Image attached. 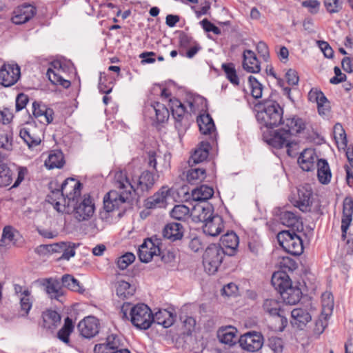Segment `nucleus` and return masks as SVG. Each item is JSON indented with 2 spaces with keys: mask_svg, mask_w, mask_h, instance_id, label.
Returning a JSON list of instances; mask_svg holds the SVG:
<instances>
[{
  "mask_svg": "<svg viewBox=\"0 0 353 353\" xmlns=\"http://www.w3.org/2000/svg\"><path fill=\"white\" fill-rule=\"evenodd\" d=\"M156 181L154 174L149 170H144L139 176H133L130 180L126 172L122 170L114 174V188L103 198L104 209L106 212H112L119 209L125 203H130L132 194L139 196L148 192Z\"/></svg>",
  "mask_w": 353,
  "mask_h": 353,
  "instance_id": "obj_1",
  "label": "nucleus"
},
{
  "mask_svg": "<svg viewBox=\"0 0 353 353\" xmlns=\"http://www.w3.org/2000/svg\"><path fill=\"white\" fill-rule=\"evenodd\" d=\"M305 123L302 119L294 117L286 118L282 123V128L270 134L263 133V140L272 147L281 149L285 148L290 157H295L298 153L299 142L293 135L303 131Z\"/></svg>",
  "mask_w": 353,
  "mask_h": 353,
  "instance_id": "obj_2",
  "label": "nucleus"
},
{
  "mask_svg": "<svg viewBox=\"0 0 353 353\" xmlns=\"http://www.w3.org/2000/svg\"><path fill=\"white\" fill-rule=\"evenodd\" d=\"M128 311H130V321L139 329L147 330L153 323L152 311L145 304L132 305L130 303H123L121 308L123 319H128Z\"/></svg>",
  "mask_w": 353,
  "mask_h": 353,
  "instance_id": "obj_3",
  "label": "nucleus"
},
{
  "mask_svg": "<svg viewBox=\"0 0 353 353\" xmlns=\"http://www.w3.org/2000/svg\"><path fill=\"white\" fill-rule=\"evenodd\" d=\"M283 110L275 101L267 100L263 103V109L256 114V119L267 128H273L282 125Z\"/></svg>",
  "mask_w": 353,
  "mask_h": 353,
  "instance_id": "obj_4",
  "label": "nucleus"
},
{
  "mask_svg": "<svg viewBox=\"0 0 353 353\" xmlns=\"http://www.w3.org/2000/svg\"><path fill=\"white\" fill-rule=\"evenodd\" d=\"M228 253L221 245L210 244L203 254V265L209 274H214L222 263L223 256Z\"/></svg>",
  "mask_w": 353,
  "mask_h": 353,
  "instance_id": "obj_5",
  "label": "nucleus"
},
{
  "mask_svg": "<svg viewBox=\"0 0 353 353\" xmlns=\"http://www.w3.org/2000/svg\"><path fill=\"white\" fill-rule=\"evenodd\" d=\"M276 237L279 245L287 252L294 256H299L303 253V241L294 231L283 230L279 232Z\"/></svg>",
  "mask_w": 353,
  "mask_h": 353,
  "instance_id": "obj_6",
  "label": "nucleus"
},
{
  "mask_svg": "<svg viewBox=\"0 0 353 353\" xmlns=\"http://www.w3.org/2000/svg\"><path fill=\"white\" fill-rule=\"evenodd\" d=\"M282 303L274 299H267L264 300L262 308L265 314L272 317L278 319L280 325L278 326L279 331H283L288 325V319L285 314V312L281 308Z\"/></svg>",
  "mask_w": 353,
  "mask_h": 353,
  "instance_id": "obj_7",
  "label": "nucleus"
},
{
  "mask_svg": "<svg viewBox=\"0 0 353 353\" xmlns=\"http://www.w3.org/2000/svg\"><path fill=\"white\" fill-rule=\"evenodd\" d=\"M70 205L74 208V216L79 221L90 219L94 212V204L90 195H84L83 199L78 198Z\"/></svg>",
  "mask_w": 353,
  "mask_h": 353,
  "instance_id": "obj_8",
  "label": "nucleus"
},
{
  "mask_svg": "<svg viewBox=\"0 0 353 353\" xmlns=\"http://www.w3.org/2000/svg\"><path fill=\"white\" fill-rule=\"evenodd\" d=\"M238 342L243 350L254 352L261 349L264 343V338L261 332L251 331L241 335Z\"/></svg>",
  "mask_w": 353,
  "mask_h": 353,
  "instance_id": "obj_9",
  "label": "nucleus"
},
{
  "mask_svg": "<svg viewBox=\"0 0 353 353\" xmlns=\"http://www.w3.org/2000/svg\"><path fill=\"white\" fill-rule=\"evenodd\" d=\"M160 239L156 236H152L144 240L143 243L139 246L138 255L140 261L143 263L150 262L154 256L160 254Z\"/></svg>",
  "mask_w": 353,
  "mask_h": 353,
  "instance_id": "obj_10",
  "label": "nucleus"
},
{
  "mask_svg": "<svg viewBox=\"0 0 353 353\" xmlns=\"http://www.w3.org/2000/svg\"><path fill=\"white\" fill-rule=\"evenodd\" d=\"M169 106L172 116L175 120V128L178 131L179 136L184 134L187 129V125L183 122V117L185 112V107L176 98L170 99Z\"/></svg>",
  "mask_w": 353,
  "mask_h": 353,
  "instance_id": "obj_11",
  "label": "nucleus"
},
{
  "mask_svg": "<svg viewBox=\"0 0 353 353\" xmlns=\"http://www.w3.org/2000/svg\"><path fill=\"white\" fill-rule=\"evenodd\" d=\"M20 68L17 64H3L0 68V79L4 87L15 84L20 77Z\"/></svg>",
  "mask_w": 353,
  "mask_h": 353,
  "instance_id": "obj_12",
  "label": "nucleus"
},
{
  "mask_svg": "<svg viewBox=\"0 0 353 353\" xmlns=\"http://www.w3.org/2000/svg\"><path fill=\"white\" fill-rule=\"evenodd\" d=\"M81 186L82 184L73 178H68L63 182L60 189L68 199V206L80 197Z\"/></svg>",
  "mask_w": 353,
  "mask_h": 353,
  "instance_id": "obj_13",
  "label": "nucleus"
},
{
  "mask_svg": "<svg viewBox=\"0 0 353 353\" xmlns=\"http://www.w3.org/2000/svg\"><path fill=\"white\" fill-rule=\"evenodd\" d=\"M297 198L294 205L303 212H310L312 203V190L309 184L300 186L297 189Z\"/></svg>",
  "mask_w": 353,
  "mask_h": 353,
  "instance_id": "obj_14",
  "label": "nucleus"
},
{
  "mask_svg": "<svg viewBox=\"0 0 353 353\" xmlns=\"http://www.w3.org/2000/svg\"><path fill=\"white\" fill-rule=\"evenodd\" d=\"M41 132L36 127H24L19 131V137L29 148L39 145L41 142Z\"/></svg>",
  "mask_w": 353,
  "mask_h": 353,
  "instance_id": "obj_15",
  "label": "nucleus"
},
{
  "mask_svg": "<svg viewBox=\"0 0 353 353\" xmlns=\"http://www.w3.org/2000/svg\"><path fill=\"white\" fill-rule=\"evenodd\" d=\"M310 101L316 103L318 112L321 115H327L330 109V103L325 94L317 88H312L308 93Z\"/></svg>",
  "mask_w": 353,
  "mask_h": 353,
  "instance_id": "obj_16",
  "label": "nucleus"
},
{
  "mask_svg": "<svg viewBox=\"0 0 353 353\" xmlns=\"http://www.w3.org/2000/svg\"><path fill=\"white\" fill-rule=\"evenodd\" d=\"M81 335L85 338H92L99 332L98 321L93 316H87L77 325Z\"/></svg>",
  "mask_w": 353,
  "mask_h": 353,
  "instance_id": "obj_17",
  "label": "nucleus"
},
{
  "mask_svg": "<svg viewBox=\"0 0 353 353\" xmlns=\"http://www.w3.org/2000/svg\"><path fill=\"white\" fill-rule=\"evenodd\" d=\"M353 215V199L351 196H346L343 203V216L341 219L342 238L345 239L347 230L352 221Z\"/></svg>",
  "mask_w": 353,
  "mask_h": 353,
  "instance_id": "obj_18",
  "label": "nucleus"
},
{
  "mask_svg": "<svg viewBox=\"0 0 353 353\" xmlns=\"http://www.w3.org/2000/svg\"><path fill=\"white\" fill-rule=\"evenodd\" d=\"M191 216L194 221L205 223L214 216L213 208L209 203H198L192 208Z\"/></svg>",
  "mask_w": 353,
  "mask_h": 353,
  "instance_id": "obj_19",
  "label": "nucleus"
},
{
  "mask_svg": "<svg viewBox=\"0 0 353 353\" xmlns=\"http://www.w3.org/2000/svg\"><path fill=\"white\" fill-rule=\"evenodd\" d=\"M36 13V8L30 4L19 6L14 11L12 21L17 25H21L28 21Z\"/></svg>",
  "mask_w": 353,
  "mask_h": 353,
  "instance_id": "obj_20",
  "label": "nucleus"
},
{
  "mask_svg": "<svg viewBox=\"0 0 353 353\" xmlns=\"http://www.w3.org/2000/svg\"><path fill=\"white\" fill-rule=\"evenodd\" d=\"M169 194L170 188L168 186H162L154 195L147 199L145 206L149 209L165 207Z\"/></svg>",
  "mask_w": 353,
  "mask_h": 353,
  "instance_id": "obj_21",
  "label": "nucleus"
},
{
  "mask_svg": "<svg viewBox=\"0 0 353 353\" xmlns=\"http://www.w3.org/2000/svg\"><path fill=\"white\" fill-rule=\"evenodd\" d=\"M42 285L46 288V292L52 299L59 301V298L63 296V290L61 282L53 278L45 279Z\"/></svg>",
  "mask_w": 353,
  "mask_h": 353,
  "instance_id": "obj_22",
  "label": "nucleus"
},
{
  "mask_svg": "<svg viewBox=\"0 0 353 353\" xmlns=\"http://www.w3.org/2000/svg\"><path fill=\"white\" fill-rule=\"evenodd\" d=\"M317 156L314 150L305 149L298 158V163L304 171H311L314 168V163L318 161Z\"/></svg>",
  "mask_w": 353,
  "mask_h": 353,
  "instance_id": "obj_23",
  "label": "nucleus"
},
{
  "mask_svg": "<svg viewBox=\"0 0 353 353\" xmlns=\"http://www.w3.org/2000/svg\"><path fill=\"white\" fill-rule=\"evenodd\" d=\"M184 229L181 223H169L163 228L162 234L165 239L172 242L181 240L183 236Z\"/></svg>",
  "mask_w": 353,
  "mask_h": 353,
  "instance_id": "obj_24",
  "label": "nucleus"
},
{
  "mask_svg": "<svg viewBox=\"0 0 353 353\" xmlns=\"http://www.w3.org/2000/svg\"><path fill=\"white\" fill-rule=\"evenodd\" d=\"M243 68L248 72L258 73L261 70L259 61L255 53L251 50H245L243 54Z\"/></svg>",
  "mask_w": 353,
  "mask_h": 353,
  "instance_id": "obj_25",
  "label": "nucleus"
},
{
  "mask_svg": "<svg viewBox=\"0 0 353 353\" xmlns=\"http://www.w3.org/2000/svg\"><path fill=\"white\" fill-rule=\"evenodd\" d=\"M210 148L211 146L209 142L201 141L191 155L188 161L189 164L192 166L193 164H197L206 160Z\"/></svg>",
  "mask_w": 353,
  "mask_h": 353,
  "instance_id": "obj_26",
  "label": "nucleus"
},
{
  "mask_svg": "<svg viewBox=\"0 0 353 353\" xmlns=\"http://www.w3.org/2000/svg\"><path fill=\"white\" fill-rule=\"evenodd\" d=\"M223 228L222 218L218 215L214 216L203 225V232L209 236L219 235Z\"/></svg>",
  "mask_w": 353,
  "mask_h": 353,
  "instance_id": "obj_27",
  "label": "nucleus"
},
{
  "mask_svg": "<svg viewBox=\"0 0 353 353\" xmlns=\"http://www.w3.org/2000/svg\"><path fill=\"white\" fill-rule=\"evenodd\" d=\"M221 245L225 250L228 251L227 254L233 255L239 245V237L234 232H228L221 237Z\"/></svg>",
  "mask_w": 353,
  "mask_h": 353,
  "instance_id": "obj_28",
  "label": "nucleus"
},
{
  "mask_svg": "<svg viewBox=\"0 0 353 353\" xmlns=\"http://www.w3.org/2000/svg\"><path fill=\"white\" fill-rule=\"evenodd\" d=\"M272 285L279 290L280 294L283 290L292 287V282L289 276L285 272H274L271 280Z\"/></svg>",
  "mask_w": 353,
  "mask_h": 353,
  "instance_id": "obj_29",
  "label": "nucleus"
},
{
  "mask_svg": "<svg viewBox=\"0 0 353 353\" xmlns=\"http://www.w3.org/2000/svg\"><path fill=\"white\" fill-rule=\"evenodd\" d=\"M292 323L301 329L312 320V316L303 308H294L291 312Z\"/></svg>",
  "mask_w": 353,
  "mask_h": 353,
  "instance_id": "obj_30",
  "label": "nucleus"
},
{
  "mask_svg": "<svg viewBox=\"0 0 353 353\" xmlns=\"http://www.w3.org/2000/svg\"><path fill=\"white\" fill-rule=\"evenodd\" d=\"M47 201L53 205L54 209L58 212H62L63 210L61 208V206H63L65 208L68 203V199L60 188L52 190L47 196Z\"/></svg>",
  "mask_w": 353,
  "mask_h": 353,
  "instance_id": "obj_31",
  "label": "nucleus"
},
{
  "mask_svg": "<svg viewBox=\"0 0 353 353\" xmlns=\"http://www.w3.org/2000/svg\"><path fill=\"white\" fill-rule=\"evenodd\" d=\"M32 114L36 118L43 117L47 123L53 121V110L48 108L39 102L34 101L32 103Z\"/></svg>",
  "mask_w": 353,
  "mask_h": 353,
  "instance_id": "obj_32",
  "label": "nucleus"
},
{
  "mask_svg": "<svg viewBox=\"0 0 353 353\" xmlns=\"http://www.w3.org/2000/svg\"><path fill=\"white\" fill-rule=\"evenodd\" d=\"M317 176L319 181L322 184H327L330 182L332 173L327 161L320 159L317 161Z\"/></svg>",
  "mask_w": 353,
  "mask_h": 353,
  "instance_id": "obj_33",
  "label": "nucleus"
},
{
  "mask_svg": "<svg viewBox=\"0 0 353 353\" xmlns=\"http://www.w3.org/2000/svg\"><path fill=\"white\" fill-rule=\"evenodd\" d=\"M199 130L203 134L211 135L215 131V125L209 114H201L197 118Z\"/></svg>",
  "mask_w": 353,
  "mask_h": 353,
  "instance_id": "obj_34",
  "label": "nucleus"
},
{
  "mask_svg": "<svg viewBox=\"0 0 353 353\" xmlns=\"http://www.w3.org/2000/svg\"><path fill=\"white\" fill-rule=\"evenodd\" d=\"M152 318L153 322L163 325L165 328L170 327L174 322L173 314L166 310H159L154 314H152Z\"/></svg>",
  "mask_w": 353,
  "mask_h": 353,
  "instance_id": "obj_35",
  "label": "nucleus"
},
{
  "mask_svg": "<svg viewBox=\"0 0 353 353\" xmlns=\"http://www.w3.org/2000/svg\"><path fill=\"white\" fill-rule=\"evenodd\" d=\"M61 319L57 311L48 310L43 313V326L49 330L54 329L59 325Z\"/></svg>",
  "mask_w": 353,
  "mask_h": 353,
  "instance_id": "obj_36",
  "label": "nucleus"
},
{
  "mask_svg": "<svg viewBox=\"0 0 353 353\" xmlns=\"http://www.w3.org/2000/svg\"><path fill=\"white\" fill-rule=\"evenodd\" d=\"M279 219L281 223L287 227L296 228L297 230L300 226L302 227L299 216L292 212L288 210L281 212Z\"/></svg>",
  "mask_w": 353,
  "mask_h": 353,
  "instance_id": "obj_37",
  "label": "nucleus"
},
{
  "mask_svg": "<svg viewBox=\"0 0 353 353\" xmlns=\"http://www.w3.org/2000/svg\"><path fill=\"white\" fill-rule=\"evenodd\" d=\"M302 292L299 288L291 287L281 292L283 301L288 305H295L301 299Z\"/></svg>",
  "mask_w": 353,
  "mask_h": 353,
  "instance_id": "obj_38",
  "label": "nucleus"
},
{
  "mask_svg": "<svg viewBox=\"0 0 353 353\" xmlns=\"http://www.w3.org/2000/svg\"><path fill=\"white\" fill-rule=\"evenodd\" d=\"M116 294L122 299H128L135 292V288L125 281H119L115 283Z\"/></svg>",
  "mask_w": 353,
  "mask_h": 353,
  "instance_id": "obj_39",
  "label": "nucleus"
},
{
  "mask_svg": "<svg viewBox=\"0 0 353 353\" xmlns=\"http://www.w3.org/2000/svg\"><path fill=\"white\" fill-rule=\"evenodd\" d=\"M148 110L155 113L156 119L158 123H163L169 118L170 113L168 109L164 104L159 102H155L152 104Z\"/></svg>",
  "mask_w": 353,
  "mask_h": 353,
  "instance_id": "obj_40",
  "label": "nucleus"
},
{
  "mask_svg": "<svg viewBox=\"0 0 353 353\" xmlns=\"http://www.w3.org/2000/svg\"><path fill=\"white\" fill-rule=\"evenodd\" d=\"M214 194V190L212 188L202 185L192 190V196L194 200L203 201L210 199Z\"/></svg>",
  "mask_w": 353,
  "mask_h": 353,
  "instance_id": "obj_41",
  "label": "nucleus"
},
{
  "mask_svg": "<svg viewBox=\"0 0 353 353\" xmlns=\"http://www.w3.org/2000/svg\"><path fill=\"white\" fill-rule=\"evenodd\" d=\"M206 177V170L203 168H191L187 173V180L191 184H198Z\"/></svg>",
  "mask_w": 353,
  "mask_h": 353,
  "instance_id": "obj_42",
  "label": "nucleus"
},
{
  "mask_svg": "<svg viewBox=\"0 0 353 353\" xmlns=\"http://www.w3.org/2000/svg\"><path fill=\"white\" fill-rule=\"evenodd\" d=\"M73 329L74 325L72 319L66 317L63 327L58 332V338L65 343H68L70 341L69 336L72 332Z\"/></svg>",
  "mask_w": 353,
  "mask_h": 353,
  "instance_id": "obj_43",
  "label": "nucleus"
},
{
  "mask_svg": "<svg viewBox=\"0 0 353 353\" xmlns=\"http://www.w3.org/2000/svg\"><path fill=\"white\" fill-rule=\"evenodd\" d=\"M64 160L62 152H56L52 154H50L48 159L45 161V165L49 169L53 168H61L63 166Z\"/></svg>",
  "mask_w": 353,
  "mask_h": 353,
  "instance_id": "obj_44",
  "label": "nucleus"
},
{
  "mask_svg": "<svg viewBox=\"0 0 353 353\" xmlns=\"http://www.w3.org/2000/svg\"><path fill=\"white\" fill-rule=\"evenodd\" d=\"M218 338L221 343L232 346L236 343V335L230 328H225L218 331Z\"/></svg>",
  "mask_w": 353,
  "mask_h": 353,
  "instance_id": "obj_45",
  "label": "nucleus"
},
{
  "mask_svg": "<svg viewBox=\"0 0 353 353\" xmlns=\"http://www.w3.org/2000/svg\"><path fill=\"white\" fill-rule=\"evenodd\" d=\"M30 296V291L26 289L22 292V296H20L21 311L23 312L22 316H27L32 307V301Z\"/></svg>",
  "mask_w": 353,
  "mask_h": 353,
  "instance_id": "obj_46",
  "label": "nucleus"
},
{
  "mask_svg": "<svg viewBox=\"0 0 353 353\" xmlns=\"http://www.w3.org/2000/svg\"><path fill=\"white\" fill-rule=\"evenodd\" d=\"M221 68L230 83L234 85H239V79L236 74L234 65L232 63H223Z\"/></svg>",
  "mask_w": 353,
  "mask_h": 353,
  "instance_id": "obj_47",
  "label": "nucleus"
},
{
  "mask_svg": "<svg viewBox=\"0 0 353 353\" xmlns=\"http://www.w3.org/2000/svg\"><path fill=\"white\" fill-rule=\"evenodd\" d=\"M190 214L191 211L189 208L183 204L175 205L170 212V216L179 221L185 220Z\"/></svg>",
  "mask_w": 353,
  "mask_h": 353,
  "instance_id": "obj_48",
  "label": "nucleus"
},
{
  "mask_svg": "<svg viewBox=\"0 0 353 353\" xmlns=\"http://www.w3.org/2000/svg\"><path fill=\"white\" fill-rule=\"evenodd\" d=\"M103 347L104 352L109 350H114L122 348L120 338L116 334H110L106 339V343L99 345V348Z\"/></svg>",
  "mask_w": 353,
  "mask_h": 353,
  "instance_id": "obj_49",
  "label": "nucleus"
},
{
  "mask_svg": "<svg viewBox=\"0 0 353 353\" xmlns=\"http://www.w3.org/2000/svg\"><path fill=\"white\" fill-rule=\"evenodd\" d=\"M14 232L15 230L10 225H6L3 228L0 240V248L6 247L11 243H14Z\"/></svg>",
  "mask_w": 353,
  "mask_h": 353,
  "instance_id": "obj_50",
  "label": "nucleus"
},
{
  "mask_svg": "<svg viewBox=\"0 0 353 353\" xmlns=\"http://www.w3.org/2000/svg\"><path fill=\"white\" fill-rule=\"evenodd\" d=\"M47 75L52 83L60 85L64 88H68L71 83L70 81L63 79L58 72L49 68L47 71Z\"/></svg>",
  "mask_w": 353,
  "mask_h": 353,
  "instance_id": "obj_51",
  "label": "nucleus"
},
{
  "mask_svg": "<svg viewBox=\"0 0 353 353\" xmlns=\"http://www.w3.org/2000/svg\"><path fill=\"white\" fill-rule=\"evenodd\" d=\"M61 285L74 292H79V281L70 274H64L61 278Z\"/></svg>",
  "mask_w": 353,
  "mask_h": 353,
  "instance_id": "obj_52",
  "label": "nucleus"
},
{
  "mask_svg": "<svg viewBox=\"0 0 353 353\" xmlns=\"http://www.w3.org/2000/svg\"><path fill=\"white\" fill-rule=\"evenodd\" d=\"M12 181V171L4 164L0 167V187L9 185Z\"/></svg>",
  "mask_w": 353,
  "mask_h": 353,
  "instance_id": "obj_53",
  "label": "nucleus"
},
{
  "mask_svg": "<svg viewBox=\"0 0 353 353\" xmlns=\"http://www.w3.org/2000/svg\"><path fill=\"white\" fill-rule=\"evenodd\" d=\"M268 346L273 353H282L284 347V343L281 338L272 336L268 340Z\"/></svg>",
  "mask_w": 353,
  "mask_h": 353,
  "instance_id": "obj_54",
  "label": "nucleus"
},
{
  "mask_svg": "<svg viewBox=\"0 0 353 353\" xmlns=\"http://www.w3.org/2000/svg\"><path fill=\"white\" fill-rule=\"evenodd\" d=\"M248 81L251 88L252 96L255 99H259L262 97L263 86L261 83L253 76H250Z\"/></svg>",
  "mask_w": 353,
  "mask_h": 353,
  "instance_id": "obj_55",
  "label": "nucleus"
},
{
  "mask_svg": "<svg viewBox=\"0 0 353 353\" xmlns=\"http://www.w3.org/2000/svg\"><path fill=\"white\" fill-rule=\"evenodd\" d=\"M334 137L337 144L341 143L344 146L347 145L346 134L340 123H336L334 126Z\"/></svg>",
  "mask_w": 353,
  "mask_h": 353,
  "instance_id": "obj_56",
  "label": "nucleus"
},
{
  "mask_svg": "<svg viewBox=\"0 0 353 353\" xmlns=\"http://www.w3.org/2000/svg\"><path fill=\"white\" fill-rule=\"evenodd\" d=\"M134 260L135 256L134 254L132 252H127L117 259V264L120 270H125L129 265L132 263Z\"/></svg>",
  "mask_w": 353,
  "mask_h": 353,
  "instance_id": "obj_57",
  "label": "nucleus"
},
{
  "mask_svg": "<svg viewBox=\"0 0 353 353\" xmlns=\"http://www.w3.org/2000/svg\"><path fill=\"white\" fill-rule=\"evenodd\" d=\"M65 248L62 250L63 254L59 257V259L69 260L71 257L75 255V249L78 246L74 243L65 242Z\"/></svg>",
  "mask_w": 353,
  "mask_h": 353,
  "instance_id": "obj_58",
  "label": "nucleus"
},
{
  "mask_svg": "<svg viewBox=\"0 0 353 353\" xmlns=\"http://www.w3.org/2000/svg\"><path fill=\"white\" fill-rule=\"evenodd\" d=\"M323 299V311L322 314L325 312H332L333 310L334 303L333 297L331 293H325L322 295Z\"/></svg>",
  "mask_w": 353,
  "mask_h": 353,
  "instance_id": "obj_59",
  "label": "nucleus"
},
{
  "mask_svg": "<svg viewBox=\"0 0 353 353\" xmlns=\"http://www.w3.org/2000/svg\"><path fill=\"white\" fill-rule=\"evenodd\" d=\"M324 6L330 14L339 12L342 9V3L339 0H324Z\"/></svg>",
  "mask_w": 353,
  "mask_h": 353,
  "instance_id": "obj_60",
  "label": "nucleus"
},
{
  "mask_svg": "<svg viewBox=\"0 0 353 353\" xmlns=\"http://www.w3.org/2000/svg\"><path fill=\"white\" fill-rule=\"evenodd\" d=\"M200 23L205 32H212L214 34L216 35H219L221 34V30L207 19H203L200 22Z\"/></svg>",
  "mask_w": 353,
  "mask_h": 353,
  "instance_id": "obj_61",
  "label": "nucleus"
},
{
  "mask_svg": "<svg viewBox=\"0 0 353 353\" xmlns=\"http://www.w3.org/2000/svg\"><path fill=\"white\" fill-rule=\"evenodd\" d=\"M256 50L265 61H268L270 58L269 49L268 45L264 41H259L256 45Z\"/></svg>",
  "mask_w": 353,
  "mask_h": 353,
  "instance_id": "obj_62",
  "label": "nucleus"
},
{
  "mask_svg": "<svg viewBox=\"0 0 353 353\" xmlns=\"http://www.w3.org/2000/svg\"><path fill=\"white\" fill-rule=\"evenodd\" d=\"M29 101L28 95L24 93H20L17 96L16 98V111L19 112L23 110L27 105Z\"/></svg>",
  "mask_w": 353,
  "mask_h": 353,
  "instance_id": "obj_63",
  "label": "nucleus"
},
{
  "mask_svg": "<svg viewBox=\"0 0 353 353\" xmlns=\"http://www.w3.org/2000/svg\"><path fill=\"white\" fill-rule=\"evenodd\" d=\"M12 147L10 136L7 133H0V148L11 150Z\"/></svg>",
  "mask_w": 353,
  "mask_h": 353,
  "instance_id": "obj_64",
  "label": "nucleus"
}]
</instances>
